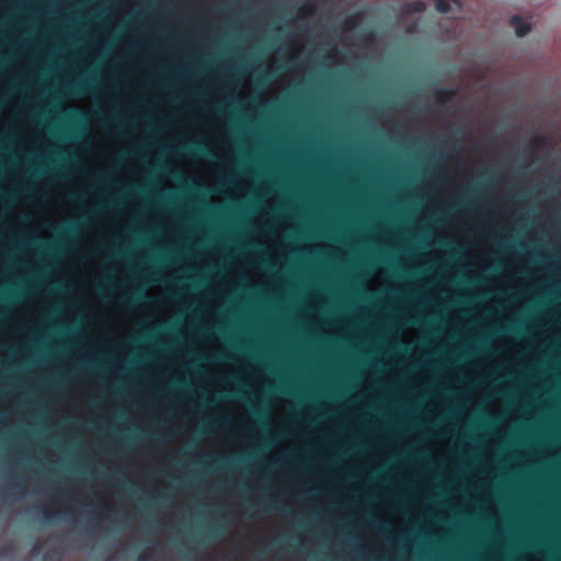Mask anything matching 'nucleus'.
I'll list each match as a JSON object with an SVG mask.
<instances>
[{
	"label": "nucleus",
	"instance_id": "nucleus-9",
	"mask_svg": "<svg viewBox=\"0 0 561 561\" xmlns=\"http://www.w3.org/2000/svg\"><path fill=\"white\" fill-rule=\"evenodd\" d=\"M78 232V224L69 222L60 231L65 238L73 237Z\"/></svg>",
	"mask_w": 561,
	"mask_h": 561
},
{
	"label": "nucleus",
	"instance_id": "nucleus-8",
	"mask_svg": "<svg viewBox=\"0 0 561 561\" xmlns=\"http://www.w3.org/2000/svg\"><path fill=\"white\" fill-rule=\"evenodd\" d=\"M456 5L458 9L460 8L459 0H436L435 9L439 13H448L451 11L453 7Z\"/></svg>",
	"mask_w": 561,
	"mask_h": 561
},
{
	"label": "nucleus",
	"instance_id": "nucleus-30",
	"mask_svg": "<svg viewBox=\"0 0 561 561\" xmlns=\"http://www.w3.org/2000/svg\"><path fill=\"white\" fill-rule=\"evenodd\" d=\"M346 24H347V26H350L351 24H353V21L352 20H347Z\"/></svg>",
	"mask_w": 561,
	"mask_h": 561
},
{
	"label": "nucleus",
	"instance_id": "nucleus-27",
	"mask_svg": "<svg viewBox=\"0 0 561 561\" xmlns=\"http://www.w3.org/2000/svg\"><path fill=\"white\" fill-rule=\"evenodd\" d=\"M137 561H149V556L148 554H141L138 557Z\"/></svg>",
	"mask_w": 561,
	"mask_h": 561
},
{
	"label": "nucleus",
	"instance_id": "nucleus-23",
	"mask_svg": "<svg viewBox=\"0 0 561 561\" xmlns=\"http://www.w3.org/2000/svg\"><path fill=\"white\" fill-rule=\"evenodd\" d=\"M151 500L152 501H164L165 500V495L163 493H154L152 496H151Z\"/></svg>",
	"mask_w": 561,
	"mask_h": 561
},
{
	"label": "nucleus",
	"instance_id": "nucleus-6",
	"mask_svg": "<svg viewBox=\"0 0 561 561\" xmlns=\"http://www.w3.org/2000/svg\"><path fill=\"white\" fill-rule=\"evenodd\" d=\"M457 94L454 88H440L435 91V100L438 104H446L450 102Z\"/></svg>",
	"mask_w": 561,
	"mask_h": 561
},
{
	"label": "nucleus",
	"instance_id": "nucleus-31",
	"mask_svg": "<svg viewBox=\"0 0 561 561\" xmlns=\"http://www.w3.org/2000/svg\"><path fill=\"white\" fill-rule=\"evenodd\" d=\"M106 181H107V178H105V176L101 178V182H106Z\"/></svg>",
	"mask_w": 561,
	"mask_h": 561
},
{
	"label": "nucleus",
	"instance_id": "nucleus-25",
	"mask_svg": "<svg viewBox=\"0 0 561 561\" xmlns=\"http://www.w3.org/2000/svg\"><path fill=\"white\" fill-rule=\"evenodd\" d=\"M270 79H271V76H270L268 73H266V75H264V76H262V77L260 78V81H261V82H263V83H265V82H268V81H270Z\"/></svg>",
	"mask_w": 561,
	"mask_h": 561
},
{
	"label": "nucleus",
	"instance_id": "nucleus-29",
	"mask_svg": "<svg viewBox=\"0 0 561 561\" xmlns=\"http://www.w3.org/2000/svg\"><path fill=\"white\" fill-rule=\"evenodd\" d=\"M378 528H379L380 531H387L388 530V528L385 527V526H381V527H378Z\"/></svg>",
	"mask_w": 561,
	"mask_h": 561
},
{
	"label": "nucleus",
	"instance_id": "nucleus-2",
	"mask_svg": "<svg viewBox=\"0 0 561 561\" xmlns=\"http://www.w3.org/2000/svg\"><path fill=\"white\" fill-rule=\"evenodd\" d=\"M183 151L191 156L214 158V152L201 141H192L182 147Z\"/></svg>",
	"mask_w": 561,
	"mask_h": 561
},
{
	"label": "nucleus",
	"instance_id": "nucleus-16",
	"mask_svg": "<svg viewBox=\"0 0 561 561\" xmlns=\"http://www.w3.org/2000/svg\"><path fill=\"white\" fill-rule=\"evenodd\" d=\"M214 424L227 428L231 425V419L230 417H221L219 420L214 421Z\"/></svg>",
	"mask_w": 561,
	"mask_h": 561
},
{
	"label": "nucleus",
	"instance_id": "nucleus-7",
	"mask_svg": "<svg viewBox=\"0 0 561 561\" xmlns=\"http://www.w3.org/2000/svg\"><path fill=\"white\" fill-rule=\"evenodd\" d=\"M540 297L545 300L561 299V284L556 286L545 287L540 293Z\"/></svg>",
	"mask_w": 561,
	"mask_h": 561
},
{
	"label": "nucleus",
	"instance_id": "nucleus-22",
	"mask_svg": "<svg viewBox=\"0 0 561 561\" xmlns=\"http://www.w3.org/2000/svg\"><path fill=\"white\" fill-rule=\"evenodd\" d=\"M95 513L98 515H103L104 513H106L107 515H110V511L107 507H104V506H100L98 505V508L95 510Z\"/></svg>",
	"mask_w": 561,
	"mask_h": 561
},
{
	"label": "nucleus",
	"instance_id": "nucleus-10",
	"mask_svg": "<svg viewBox=\"0 0 561 561\" xmlns=\"http://www.w3.org/2000/svg\"><path fill=\"white\" fill-rule=\"evenodd\" d=\"M14 552H15L14 545H11V543L5 545L0 549V558L1 559L12 558Z\"/></svg>",
	"mask_w": 561,
	"mask_h": 561
},
{
	"label": "nucleus",
	"instance_id": "nucleus-19",
	"mask_svg": "<svg viewBox=\"0 0 561 561\" xmlns=\"http://www.w3.org/2000/svg\"><path fill=\"white\" fill-rule=\"evenodd\" d=\"M185 280L192 282V284H194L195 286H197L199 284V279L196 278L195 276H190V277H186V278H179V279H176L175 283L183 284Z\"/></svg>",
	"mask_w": 561,
	"mask_h": 561
},
{
	"label": "nucleus",
	"instance_id": "nucleus-26",
	"mask_svg": "<svg viewBox=\"0 0 561 561\" xmlns=\"http://www.w3.org/2000/svg\"><path fill=\"white\" fill-rule=\"evenodd\" d=\"M60 495L65 499H68L70 496V492L68 490H61Z\"/></svg>",
	"mask_w": 561,
	"mask_h": 561
},
{
	"label": "nucleus",
	"instance_id": "nucleus-15",
	"mask_svg": "<svg viewBox=\"0 0 561 561\" xmlns=\"http://www.w3.org/2000/svg\"><path fill=\"white\" fill-rule=\"evenodd\" d=\"M59 558H60V556L58 552H56L54 550H49L44 553L43 561H58Z\"/></svg>",
	"mask_w": 561,
	"mask_h": 561
},
{
	"label": "nucleus",
	"instance_id": "nucleus-4",
	"mask_svg": "<svg viewBox=\"0 0 561 561\" xmlns=\"http://www.w3.org/2000/svg\"><path fill=\"white\" fill-rule=\"evenodd\" d=\"M135 279H144L149 284L161 282V283H173V279L159 277L158 272L153 270H145L140 273L135 274Z\"/></svg>",
	"mask_w": 561,
	"mask_h": 561
},
{
	"label": "nucleus",
	"instance_id": "nucleus-28",
	"mask_svg": "<svg viewBox=\"0 0 561 561\" xmlns=\"http://www.w3.org/2000/svg\"><path fill=\"white\" fill-rule=\"evenodd\" d=\"M39 550H41V545L39 543L35 545L33 548V551L38 552Z\"/></svg>",
	"mask_w": 561,
	"mask_h": 561
},
{
	"label": "nucleus",
	"instance_id": "nucleus-5",
	"mask_svg": "<svg viewBox=\"0 0 561 561\" xmlns=\"http://www.w3.org/2000/svg\"><path fill=\"white\" fill-rule=\"evenodd\" d=\"M474 316H561V312H533V311H519V312H474Z\"/></svg>",
	"mask_w": 561,
	"mask_h": 561
},
{
	"label": "nucleus",
	"instance_id": "nucleus-17",
	"mask_svg": "<svg viewBox=\"0 0 561 561\" xmlns=\"http://www.w3.org/2000/svg\"><path fill=\"white\" fill-rule=\"evenodd\" d=\"M10 489L14 492L22 493L24 492V484L20 481H14L10 484Z\"/></svg>",
	"mask_w": 561,
	"mask_h": 561
},
{
	"label": "nucleus",
	"instance_id": "nucleus-21",
	"mask_svg": "<svg viewBox=\"0 0 561 561\" xmlns=\"http://www.w3.org/2000/svg\"><path fill=\"white\" fill-rule=\"evenodd\" d=\"M363 38L367 43H371L375 39V33L373 31H367L363 34Z\"/></svg>",
	"mask_w": 561,
	"mask_h": 561
},
{
	"label": "nucleus",
	"instance_id": "nucleus-11",
	"mask_svg": "<svg viewBox=\"0 0 561 561\" xmlns=\"http://www.w3.org/2000/svg\"><path fill=\"white\" fill-rule=\"evenodd\" d=\"M70 89L72 92H75L76 94H82L84 92H87L88 90V84L84 82V81H77V82H73L71 85H70Z\"/></svg>",
	"mask_w": 561,
	"mask_h": 561
},
{
	"label": "nucleus",
	"instance_id": "nucleus-32",
	"mask_svg": "<svg viewBox=\"0 0 561 561\" xmlns=\"http://www.w3.org/2000/svg\"><path fill=\"white\" fill-rule=\"evenodd\" d=\"M465 282H466V283H468V284H471V283H472V279L467 278V279H465Z\"/></svg>",
	"mask_w": 561,
	"mask_h": 561
},
{
	"label": "nucleus",
	"instance_id": "nucleus-18",
	"mask_svg": "<svg viewBox=\"0 0 561 561\" xmlns=\"http://www.w3.org/2000/svg\"><path fill=\"white\" fill-rule=\"evenodd\" d=\"M300 11L306 14H311L314 12V4L313 3H307L300 8Z\"/></svg>",
	"mask_w": 561,
	"mask_h": 561
},
{
	"label": "nucleus",
	"instance_id": "nucleus-20",
	"mask_svg": "<svg viewBox=\"0 0 561 561\" xmlns=\"http://www.w3.org/2000/svg\"><path fill=\"white\" fill-rule=\"evenodd\" d=\"M414 12H421L425 9V3L422 1H415L412 3Z\"/></svg>",
	"mask_w": 561,
	"mask_h": 561
},
{
	"label": "nucleus",
	"instance_id": "nucleus-24",
	"mask_svg": "<svg viewBox=\"0 0 561 561\" xmlns=\"http://www.w3.org/2000/svg\"><path fill=\"white\" fill-rule=\"evenodd\" d=\"M253 413L261 420L262 423L265 424V416L261 410H254Z\"/></svg>",
	"mask_w": 561,
	"mask_h": 561
},
{
	"label": "nucleus",
	"instance_id": "nucleus-12",
	"mask_svg": "<svg viewBox=\"0 0 561 561\" xmlns=\"http://www.w3.org/2000/svg\"><path fill=\"white\" fill-rule=\"evenodd\" d=\"M42 512H43L44 519L47 522H54L58 517L57 513L46 505L43 506Z\"/></svg>",
	"mask_w": 561,
	"mask_h": 561
},
{
	"label": "nucleus",
	"instance_id": "nucleus-14",
	"mask_svg": "<svg viewBox=\"0 0 561 561\" xmlns=\"http://www.w3.org/2000/svg\"><path fill=\"white\" fill-rule=\"evenodd\" d=\"M69 114L75 123H82L84 119V114L79 110H71Z\"/></svg>",
	"mask_w": 561,
	"mask_h": 561
},
{
	"label": "nucleus",
	"instance_id": "nucleus-3",
	"mask_svg": "<svg viewBox=\"0 0 561 561\" xmlns=\"http://www.w3.org/2000/svg\"><path fill=\"white\" fill-rule=\"evenodd\" d=\"M510 25L514 27L515 34L518 37L527 35L531 30L530 23L523 20L519 15H513L510 19Z\"/></svg>",
	"mask_w": 561,
	"mask_h": 561
},
{
	"label": "nucleus",
	"instance_id": "nucleus-13",
	"mask_svg": "<svg viewBox=\"0 0 561 561\" xmlns=\"http://www.w3.org/2000/svg\"><path fill=\"white\" fill-rule=\"evenodd\" d=\"M104 124L107 125L108 127H115V128H121L124 125L123 121L117 115L112 116L111 118L104 119Z\"/></svg>",
	"mask_w": 561,
	"mask_h": 561
},
{
	"label": "nucleus",
	"instance_id": "nucleus-1",
	"mask_svg": "<svg viewBox=\"0 0 561 561\" xmlns=\"http://www.w3.org/2000/svg\"><path fill=\"white\" fill-rule=\"evenodd\" d=\"M220 321L230 323H307V322H394L405 324L416 323H447V322H561V318H195V322Z\"/></svg>",
	"mask_w": 561,
	"mask_h": 561
},
{
	"label": "nucleus",
	"instance_id": "nucleus-33",
	"mask_svg": "<svg viewBox=\"0 0 561 561\" xmlns=\"http://www.w3.org/2000/svg\"><path fill=\"white\" fill-rule=\"evenodd\" d=\"M104 561H114V558H107Z\"/></svg>",
	"mask_w": 561,
	"mask_h": 561
}]
</instances>
